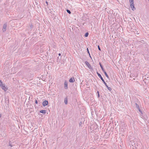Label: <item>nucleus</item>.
I'll return each mask as SVG.
<instances>
[{
  "label": "nucleus",
  "mask_w": 149,
  "mask_h": 149,
  "mask_svg": "<svg viewBox=\"0 0 149 149\" xmlns=\"http://www.w3.org/2000/svg\"><path fill=\"white\" fill-rule=\"evenodd\" d=\"M98 98H99V97H100V94H98Z\"/></svg>",
  "instance_id": "a878e982"
},
{
  "label": "nucleus",
  "mask_w": 149,
  "mask_h": 149,
  "mask_svg": "<svg viewBox=\"0 0 149 149\" xmlns=\"http://www.w3.org/2000/svg\"><path fill=\"white\" fill-rule=\"evenodd\" d=\"M7 24L6 23L4 24H3V29H2V31L3 32H4L6 31V27H7Z\"/></svg>",
  "instance_id": "20e7f679"
},
{
  "label": "nucleus",
  "mask_w": 149,
  "mask_h": 149,
  "mask_svg": "<svg viewBox=\"0 0 149 149\" xmlns=\"http://www.w3.org/2000/svg\"><path fill=\"white\" fill-rule=\"evenodd\" d=\"M86 49H87L88 53L89 54V55H90V57L91 58V57L90 56V54L89 52V49H88V48H87Z\"/></svg>",
  "instance_id": "dca6fc26"
},
{
  "label": "nucleus",
  "mask_w": 149,
  "mask_h": 149,
  "mask_svg": "<svg viewBox=\"0 0 149 149\" xmlns=\"http://www.w3.org/2000/svg\"><path fill=\"white\" fill-rule=\"evenodd\" d=\"M75 79L74 77H71L69 80V81L70 83L74 82L75 81Z\"/></svg>",
  "instance_id": "6e6552de"
},
{
  "label": "nucleus",
  "mask_w": 149,
  "mask_h": 149,
  "mask_svg": "<svg viewBox=\"0 0 149 149\" xmlns=\"http://www.w3.org/2000/svg\"><path fill=\"white\" fill-rule=\"evenodd\" d=\"M105 85L109 90L111 91L112 90V88L110 87H109L107 84Z\"/></svg>",
  "instance_id": "1a4fd4ad"
},
{
  "label": "nucleus",
  "mask_w": 149,
  "mask_h": 149,
  "mask_svg": "<svg viewBox=\"0 0 149 149\" xmlns=\"http://www.w3.org/2000/svg\"><path fill=\"white\" fill-rule=\"evenodd\" d=\"M1 114H0V118L1 117Z\"/></svg>",
  "instance_id": "c756f323"
},
{
  "label": "nucleus",
  "mask_w": 149,
  "mask_h": 149,
  "mask_svg": "<svg viewBox=\"0 0 149 149\" xmlns=\"http://www.w3.org/2000/svg\"><path fill=\"white\" fill-rule=\"evenodd\" d=\"M9 146L11 147L13 146V145L11 144V142L10 141L9 142Z\"/></svg>",
  "instance_id": "a211bd4d"
},
{
  "label": "nucleus",
  "mask_w": 149,
  "mask_h": 149,
  "mask_svg": "<svg viewBox=\"0 0 149 149\" xmlns=\"http://www.w3.org/2000/svg\"><path fill=\"white\" fill-rule=\"evenodd\" d=\"M130 3L134 2V0H129Z\"/></svg>",
  "instance_id": "412c9836"
},
{
  "label": "nucleus",
  "mask_w": 149,
  "mask_h": 149,
  "mask_svg": "<svg viewBox=\"0 0 149 149\" xmlns=\"http://www.w3.org/2000/svg\"><path fill=\"white\" fill-rule=\"evenodd\" d=\"M61 54L60 53H59V54H58V55H59V56H61Z\"/></svg>",
  "instance_id": "cd10ccee"
},
{
  "label": "nucleus",
  "mask_w": 149,
  "mask_h": 149,
  "mask_svg": "<svg viewBox=\"0 0 149 149\" xmlns=\"http://www.w3.org/2000/svg\"><path fill=\"white\" fill-rule=\"evenodd\" d=\"M38 101L37 100H35V103L36 104H38Z\"/></svg>",
  "instance_id": "5701e85b"
},
{
  "label": "nucleus",
  "mask_w": 149,
  "mask_h": 149,
  "mask_svg": "<svg viewBox=\"0 0 149 149\" xmlns=\"http://www.w3.org/2000/svg\"><path fill=\"white\" fill-rule=\"evenodd\" d=\"M97 93L98 94H99V92L98 91H97Z\"/></svg>",
  "instance_id": "bb28decb"
},
{
  "label": "nucleus",
  "mask_w": 149,
  "mask_h": 149,
  "mask_svg": "<svg viewBox=\"0 0 149 149\" xmlns=\"http://www.w3.org/2000/svg\"><path fill=\"white\" fill-rule=\"evenodd\" d=\"M135 105H136V108L137 109L139 108V105L137 103H136L135 104Z\"/></svg>",
  "instance_id": "f3484780"
},
{
  "label": "nucleus",
  "mask_w": 149,
  "mask_h": 149,
  "mask_svg": "<svg viewBox=\"0 0 149 149\" xmlns=\"http://www.w3.org/2000/svg\"><path fill=\"white\" fill-rule=\"evenodd\" d=\"M47 4V1L46 2Z\"/></svg>",
  "instance_id": "2f4dec72"
},
{
  "label": "nucleus",
  "mask_w": 149,
  "mask_h": 149,
  "mask_svg": "<svg viewBox=\"0 0 149 149\" xmlns=\"http://www.w3.org/2000/svg\"><path fill=\"white\" fill-rule=\"evenodd\" d=\"M101 69H102V70H104V68H102Z\"/></svg>",
  "instance_id": "c85d7f7f"
},
{
  "label": "nucleus",
  "mask_w": 149,
  "mask_h": 149,
  "mask_svg": "<svg viewBox=\"0 0 149 149\" xmlns=\"http://www.w3.org/2000/svg\"><path fill=\"white\" fill-rule=\"evenodd\" d=\"M130 7L131 8H132V10H135L136 9L135 8L134 6V2H132L130 3Z\"/></svg>",
  "instance_id": "39448f33"
},
{
  "label": "nucleus",
  "mask_w": 149,
  "mask_h": 149,
  "mask_svg": "<svg viewBox=\"0 0 149 149\" xmlns=\"http://www.w3.org/2000/svg\"><path fill=\"white\" fill-rule=\"evenodd\" d=\"M101 69L103 68V66H102V67H101Z\"/></svg>",
  "instance_id": "7c9ffc66"
},
{
  "label": "nucleus",
  "mask_w": 149,
  "mask_h": 149,
  "mask_svg": "<svg viewBox=\"0 0 149 149\" xmlns=\"http://www.w3.org/2000/svg\"><path fill=\"white\" fill-rule=\"evenodd\" d=\"M104 73V74L108 78H109V76L106 72H105Z\"/></svg>",
  "instance_id": "2eb2a0df"
},
{
  "label": "nucleus",
  "mask_w": 149,
  "mask_h": 149,
  "mask_svg": "<svg viewBox=\"0 0 149 149\" xmlns=\"http://www.w3.org/2000/svg\"><path fill=\"white\" fill-rule=\"evenodd\" d=\"M40 112L42 113L45 114L46 113V111L45 110H41L40 111Z\"/></svg>",
  "instance_id": "9b49d317"
},
{
  "label": "nucleus",
  "mask_w": 149,
  "mask_h": 149,
  "mask_svg": "<svg viewBox=\"0 0 149 149\" xmlns=\"http://www.w3.org/2000/svg\"><path fill=\"white\" fill-rule=\"evenodd\" d=\"M97 75H98V77H99L100 78V79H101V80H102V82H103L104 84L105 85L107 83L104 80V79H103V78L102 77L101 75L97 72Z\"/></svg>",
  "instance_id": "f03ea898"
},
{
  "label": "nucleus",
  "mask_w": 149,
  "mask_h": 149,
  "mask_svg": "<svg viewBox=\"0 0 149 149\" xmlns=\"http://www.w3.org/2000/svg\"><path fill=\"white\" fill-rule=\"evenodd\" d=\"M138 109L139 110V111L141 113H142V111L140 110V108H138Z\"/></svg>",
  "instance_id": "6ab92c4d"
},
{
  "label": "nucleus",
  "mask_w": 149,
  "mask_h": 149,
  "mask_svg": "<svg viewBox=\"0 0 149 149\" xmlns=\"http://www.w3.org/2000/svg\"><path fill=\"white\" fill-rule=\"evenodd\" d=\"M97 47H98V49H99L100 51H101V49H100V46H99V45H98Z\"/></svg>",
  "instance_id": "aec40b11"
},
{
  "label": "nucleus",
  "mask_w": 149,
  "mask_h": 149,
  "mask_svg": "<svg viewBox=\"0 0 149 149\" xmlns=\"http://www.w3.org/2000/svg\"><path fill=\"white\" fill-rule=\"evenodd\" d=\"M102 71L104 73L105 72H106L104 70H102Z\"/></svg>",
  "instance_id": "393cba45"
},
{
  "label": "nucleus",
  "mask_w": 149,
  "mask_h": 149,
  "mask_svg": "<svg viewBox=\"0 0 149 149\" xmlns=\"http://www.w3.org/2000/svg\"><path fill=\"white\" fill-rule=\"evenodd\" d=\"M64 102H65V104H68V99H67V97H66L65 98Z\"/></svg>",
  "instance_id": "f8f14e48"
},
{
  "label": "nucleus",
  "mask_w": 149,
  "mask_h": 149,
  "mask_svg": "<svg viewBox=\"0 0 149 149\" xmlns=\"http://www.w3.org/2000/svg\"><path fill=\"white\" fill-rule=\"evenodd\" d=\"M99 65H100V67H102V66H103L102 65L101 63L100 62L99 63Z\"/></svg>",
  "instance_id": "4be33fe9"
},
{
  "label": "nucleus",
  "mask_w": 149,
  "mask_h": 149,
  "mask_svg": "<svg viewBox=\"0 0 149 149\" xmlns=\"http://www.w3.org/2000/svg\"><path fill=\"white\" fill-rule=\"evenodd\" d=\"M64 87L65 89H67L68 88V82L66 80L65 81Z\"/></svg>",
  "instance_id": "0eeeda50"
},
{
  "label": "nucleus",
  "mask_w": 149,
  "mask_h": 149,
  "mask_svg": "<svg viewBox=\"0 0 149 149\" xmlns=\"http://www.w3.org/2000/svg\"><path fill=\"white\" fill-rule=\"evenodd\" d=\"M33 27V25H32V24H29V28L30 29H32Z\"/></svg>",
  "instance_id": "9d476101"
},
{
  "label": "nucleus",
  "mask_w": 149,
  "mask_h": 149,
  "mask_svg": "<svg viewBox=\"0 0 149 149\" xmlns=\"http://www.w3.org/2000/svg\"><path fill=\"white\" fill-rule=\"evenodd\" d=\"M89 33L88 32L86 33L84 35V36L85 37H87Z\"/></svg>",
  "instance_id": "ddd939ff"
},
{
  "label": "nucleus",
  "mask_w": 149,
  "mask_h": 149,
  "mask_svg": "<svg viewBox=\"0 0 149 149\" xmlns=\"http://www.w3.org/2000/svg\"><path fill=\"white\" fill-rule=\"evenodd\" d=\"M48 102L47 100H45L42 102V104L44 107H45V106L48 105Z\"/></svg>",
  "instance_id": "423d86ee"
},
{
  "label": "nucleus",
  "mask_w": 149,
  "mask_h": 149,
  "mask_svg": "<svg viewBox=\"0 0 149 149\" xmlns=\"http://www.w3.org/2000/svg\"><path fill=\"white\" fill-rule=\"evenodd\" d=\"M85 64L86 65L88 68L91 70H93V68L91 67V65L87 61H86L85 62Z\"/></svg>",
  "instance_id": "7ed1b4c3"
},
{
  "label": "nucleus",
  "mask_w": 149,
  "mask_h": 149,
  "mask_svg": "<svg viewBox=\"0 0 149 149\" xmlns=\"http://www.w3.org/2000/svg\"><path fill=\"white\" fill-rule=\"evenodd\" d=\"M148 0L149 1V0Z\"/></svg>",
  "instance_id": "473e14b6"
},
{
  "label": "nucleus",
  "mask_w": 149,
  "mask_h": 149,
  "mask_svg": "<svg viewBox=\"0 0 149 149\" xmlns=\"http://www.w3.org/2000/svg\"><path fill=\"white\" fill-rule=\"evenodd\" d=\"M66 11H67V12L69 14H71V12L70 10H68V9H67Z\"/></svg>",
  "instance_id": "4468645a"
},
{
  "label": "nucleus",
  "mask_w": 149,
  "mask_h": 149,
  "mask_svg": "<svg viewBox=\"0 0 149 149\" xmlns=\"http://www.w3.org/2000/svg\"><path fill=\"white\" fill-rule=\"evenodd\" d=\"M0 86L1 88L4 90L6 91L7 89L6 88L5 86V85L3 84L1 81L0 80Z\"/></svg>",
  "instance_id": "f257e3e1"
},
{
  "label": "nucleus",
  "mask_w": 149,
  "mask_h": 149,
  "mask_svg": "<svg viewBox=\"0 0 149 149\" xmlns=\"http://www.w3.org/2000/svg\"><path fill=\"white\" fill-rule=\"evenodd\" d=\"M61 57H60V58H59V57H58L57 58V60H58V59H60L61 58Z\"/></svg>",
  "instance_id": "b1692460"
}]
</instances>
